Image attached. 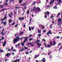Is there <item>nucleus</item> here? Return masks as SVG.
I'll return each instance as SVG.
<instances>
[{
    "label": "nucleus",
    "instance_id": "f257e3e1",
    "mask_svg": "<svg viewBox=\"0 0 62 62\" xmlns=\"http://www.w3.org/2000/svg\"><path fill=\"white\" fill-rule=\"evenodd\" d=\"M19 36H18L16 37V39H14V40H13V43L15 44L16 42L19 41V40H22L23 37L21 38H19Z\"/></svg>",
    "mask_w": 62,
    "mask_h": 62
},
{
    "label": "nucleus",
    "instance_id": "f03ea898",
    "mask_svg": "<svg viewBox=\"0 0 62 62\" xmlns=\"http://www.w3.org/2000/svg\"><path fill=\"white\" fill-rule=\"evenodd\" d=\"M28 40L26 38H25V40L23 42H22L21 43V44L22 45V46H24L25 44L24 43L26 42V41H28Z\"/></svg>",
    "mask_w": 62,
    "mask_h": 62
},
{
    "label": "nucleus",
    "instance_id": "7ed1b4c3",
    "mask_svg": "<svg viewBox=\"0 0 62 62\" xmlns=\"http://www.w3.org/2000/svg\"><path fill=\"white\" fill-rule=\"evenodd\" d=\"M40 41L39 40H37L36 41L37 44L39 48H40V46H41V44L40 43H39V42H40Z\"/></svg>",
    "mask_w": 62,
    "mask_h": 62
},
{
    "label": "nucleus",
    "instance_id": "20e7f679",
    "mask_svg": "<svg viewBox=\"0 0 62 62\" xmlns=\"http://www.w3.org/2000/svg\"><path fill=\"white\" fill-rule=\"evenodd\" d=\"M45 16L44 17L46 18H47V15H46V14H47V15L49 16V15L50 14V12H47L45 13Z\"/></svg>",
    "mask_w": 62,
    "mask_h": 62
},
{
    "label": "nucleus",
    "instance_id": "39448f33",
    "mask_svg": "<svg viewBox=\"0 0 62 62\" xmlns=\"http://www.w3.org/2000/svg\"><path fill=\"white\" fill-rule=\"evenodd\" d=\"M52 32H51V30H50L49 31V32H47L46 33V35H47L48 36H49V34H50V35H51L52 34Z\"/></svg>",
    "mask_w": 62,
    "mask_h": 62
},
{
    "label": "nucleus",
    "instance_id": "423d86ee",
    "mask_svg": "<svg viewBox=\"0 0 62 62\" xmlns=\"http://www.w3.org/2000/svg\"><path fill=\"white\" fill-rule=\"evenodd\" d=\"M7 15H5V16L3 18V19H1V21H4V20H5V19H7Z\"/></svg>",
    "mask_w": 62,
    "mask_h": 62
},
{
    "label": "nucleus",
    "instance_id": "0eeeda50",
    "mask_svg": "<svg viewBox=\"0 0 62 62\" xmlns=\"http://www.w3.org/2000/svg\"><path fill=\"white\" fill-rule=\"evenodd\" d=\"M44 45L46 48L47 47V48H50L51 47V46H50V44H48L47 46V45H46V43H45L44 44Z\"/></svg>",
    "mask_w": 62,
    "mask_h": 62
},
{
    "label": "nucleus",
    "instance_id": "6e6552de",
    "mask_svg": "<svg viewBox=\"0 0 62 62\" xmlns=\"http://www.w3.org/2000/svg\"><path fill=\"white\" fill-rule=\"evenodd\" d=\"M18 19L19 20H20V21H22V20H24V18L23 17L22 18H21V17H20L18 18Z\"/></svg>",
    "mask_w": 62,
    "mask_h": 62
},
{
    "label": "nucleus",
    "instance_id": "1a4fd4ad",
    "mask_svg": "<svg viewBox=\"0 0 62 62\" xmlns=\"http://www.w3.org/2000/svg\"><path fill=\"white\" fill-rule=\"evenodd\" d=\"M6 43H7V41H4V43L3 44V45L4 47L5 46V45H6Z\"/></svg>",
    "mask_w": 62,
    "mask_h": 62
},
{
    "label": "nucleus",
    "instance_id": "9d476101",
    "mask_svg": "<svg viewBox=\"0 0 62 62\" xmlns=\"http://www.w3.org/2000/svg\"><path fill=\"white\" fill-rule=\"evenodd\" d=\"M33 36V35H32L31 34L30 35L29 37H24V39H25V38H26L27 39H28V38H30V37H32Z\"/></svg>",
    "mask_w": 62,
    "mask_h": 62
},
{
    "label": "nucleus",
    "instance_id": "9b49d317",
    "mask_svg": "<svg viewBox=\"0 0 62 62\" xmlns=\"http://www.w3.org/2000/svg\"><path fill=\"white\" fill-rule=\"evenodd\" d=\"M41 62H42L43 61V62H45L46 61V60H45V58H44L41 61H40Z\"/></svg>",
    "mask_w": 62,
    "mask_h": 62
},
{
    "label": "nucleus",
    "instance_id": "f8f14e48",
    "mask_svg": "<svg viewBox=\"0 0 62 62\" xmlns=\"http://www.w3.org/2000/svg\"><path fill=\"white\" fill-rule=\"evenodd\" d=\"M37 8L36 7H33V9L32 10L33 11H34L36 10V9H37Z\"/></svg>",
    "mask_w": 62,
    "mask_h": 62
},
{
    "label": "nucleus",
    "instance_id": "ddd939ff",
    "mask_svg": "<svg viewBox=\"0 0 62 62\" xmlns=\"http://www.w3.org/2000/svg\"><path fill=\"white\" fill-rule=\"evenodd\" d=\"M1 23H3V24L4 25H6L7 24V23L6 22H1Z\"/></svg>",
    "mask_w": 62,
    "mask_h": 62
},
{
    "label": "nucleus",
    "instance_id": "4468645a",
    "mask_svg": "<svg viewBox=\"0 0 62 62\" xmlns=\"http://www.w3.org/2000/svg\"><path fill=\"white\" fill-rule=\"evenodd\" d=\"M39 55H35V57H34V58L35 59H36V58H37V57L39 56Z\"/></svg>",
    "mask_w": 62,
    "mask_h": 62
},
{
    "label": "nucleus",
    "instance_id": "2eb2a0df",
    "mask_svg": "<svg viewBox=\"0 0 62 62\" xmlns=\"http://www.w3.org/2000/svg\"><path fill=\"white\" fill-rule=\"evenodd\" d=\"M10 54H11L10 53H7L5 55V56H8L9 55H10Z\"/></svg>",
    "mask_w": 62,
    "mask_h": 62
},
{
    "label": "nucleus",
    "instance_id": "dca6fc26",
    "mask_svg": "<svg viewBox=\"0 0 62 62\" xmlns=\"http://www.w3.org/2000/svg\"><path fill=\"white\" fill-rule=\"evenodd\" d=\"M53 45H55L56 44V42L55 41H54L53 42Z\"/></svg>",
    "mask_w": 62,
    "mask_h": 62
},
{
    "label": "nucleus",
    "instance_id": "f3484780",
    "mask_svg": "<svg viewBox=\"0 0 62 62\" xmlns=\"http://www.w3.org/2000/svg\"><path fill=\"white\" fill-rule=\"evenodd\" d=\"M38 33H41V30H39V29H38Z\"/></svg>",
    "mask_w": 62,
    "mask_h": 62
},
{
    "label": "nucleus",
    "instance_id": "a211bd4d",
    "mask_svg": "<svg viewBox=\"0 0 62 62\" xmlns=\"http://www.w3.org/2000/svg\"><path fill=\"white\" fill-rule=\"evenodd\" d=\"M29 31H31L32 30V29H31V27L30 26H29Z\"/></svg>",
    "mask_w": 62,
    "mask_h": 62
},
{
    "label": "nucleus",
    "instance_id": "6ab92c4d",
    "mask_svg": "<svg viewBox=\"0 0 62 62\" xmlns=\"http://www.w3.org/2000/svg\"><path fill=\"white\" fill-rule=\"evenodd\" d=\"M36 9H38V10L40 11H41V10H40V8H39V7H37V8H36Z\"/></svg>",
    "mask_w": 62,
    "mask_h": 62
},
{
    "label": "nucleus",
    "instance_id": "aec40b11",
    "mask_svg": "<svg viewBox=\"0 0 62 62\" xmlns=\"http://www.w3.org/2000/svg\"><path fill=\"white\" fill-rule=\"evenodd\" d=\"M27 14H29V10H28L27 11Z\"/></svg>",
    "mask_w": 62,
    "mask_h": 62
},
{
    "label": "nucleus",
    "instance_id": "412c9836",
    "mask_svg": "<svg viewBox=\"0 0 62 62\" xmlns=\"http://www.w3.org/2000/svg\"><path fill=\"white\" fill-rule=\"evenodd\" d=\"M9 23H12V20H9Z\"/></svg>",
    "mask_w": 62,
    "mask_h": 62
},
{
    "label": "nucleus",
    "instance_id": "4be33fe9",
    "mask_svg": "<svg viewBox=\"0 0 62 62\" xmlns=\"http://www.w3.org/2000/svg\"><path fill=\"white\" fill-rule=\"evenodd\" d=\"M61 14V13H59V14L57 15V18L58 16H59Z\"/></svg>",
    "mask_w": 62,
    "mask_h": 62
},
{
    "label": "nucleus",
    "instance_id": "5701e85b",
    "mask_svg": "<svg viewBox=\"0 0 62 62\" xmlns=\"http://www.w3.org/2000/svg\"><path fill=\"white\" fill-rule=\"evenodd\" d=\"M15 24V22H13L12 24V25H14Z\"/></svg>",
    "mask_w": 62,
    "mask_h": 62
},
{
    "label": "nucleus",
    "instance_id": "b1692460",
    "mask_svg": "<svg viewBox=\"0 0 62 62\" xmlns=\"http://www.w3.org/2000/svg\"><path fill=\"white\" fill-rule=\"evenodd\" d=\"M61 19H59L58 20V22H61Z\"/></svg>",
    "mask_w": 62,
    "mask_h": 62
},
{
    "label": "nucleus",
    "instance_id": "393cba45",
    "mask_svg": "<svg viewBox=\"0 0 62 62\" xmlns=\"http://www.w3.org/2000/svg\"><path fill=\"white\" fill-rule=\"evenodd\" d=\"M32 19L31 18L30 19V23H31V21H32Z\"/></svg>",
    "mask_w": 62,
    "mask_h": 62
},
{
    "label": "nucleus",
    "instance_id": "a878e982",
    "mask_svg": "<svg viewBox=\"0 0 62 62\" xmlns=\"http://www.w3.org/2000/svg\"><path fill=\"white\" fill-rule=\"evenodd\" d=\"M4 39H5V38H4V37L3 36H2V38H1V40H2Z\"/></svg>",
    "mask_w": 62,
    "mask_h": 62
},
{
    "label": "nucleus",
    "instance_id": "bb28decb",
    "mask_svg": "<svg viewBox=\"0 0 62 62\" xmlns=\"http://www.w3.org/2000/svg\"><path fill=\"white\" fill-rule=\"evenodd\" d=\"M33 40V38H31L30 39H29V41H31V40Z\"/></svg>",
    "mask_w": 62,
    "mask_h": 62
},
{
    "label": "nucleus",
    "instance_id": "cd10ccee",
    "mask_svg": "<svg viewBox=\"0 0 62 62\" xmlns=\"http://www.w3.org/2000/svg\"><path fill=\"white\" fill-rule=\"evenodd\" d=\"M20 44H21L20 43L19 44H17V45H16V47H17V46H20Z\"/></svg>",
    "mask_w": 62,
    "mask_h": 62
},
{
    "label": "nucleus",
    "instance_id": "c85d7f7f",
    "mask_svg": "<svg viewBox=\"0 0 62 62\" xmlns=\"http://www.w3.org/2000/svg\"><path fill=\"white\" fill-rule=\"evenodd\" d=\"M27 4V3L25 2L24 3L22 4V6H24L25 5H26Z\"/></svg>",
    "mask_w": 62,
    "mask_h": 62
},
{
    "label": "nucleus",
    "instance_id": "c756f323",
    "mask_svg": "<svg viewBox=\"0 0 62 62\" xmlns=\"http://www.w3.org/2000/svg\"><path fill=\"white\" fill-rule=\"evenodd\" d=\"M50 44L51 45V46L53 45V44H52V42H51V41H50Z\"/></svg>",
    "mask_w": 62,
    "mask_h": 62
},
{
    "label": "nucleus",
    "instance_id": "7c9ffc66",
    "mask_svg": "<svg viewBox=\"0 0 62 62\" xmlns=\"http://www.w3.org/2000/svg\"><path fill=\"white\" fill-rule=\"evenodd\" d=\"M20 7H15L16 9H18V8H20Z\"/></svg>",
    "mask_w": 62,
    "mask_h": 62
},
{
    "label": "nucleus",
    "instance_id": "2f4dec72",
    "mask_svg": "<svg viewBox=\"0 0 62 62\" xmlns=\"http://www.w3.org/2000/svg\"><path fill=\"white\" fill-rule=\"evenodd\" d=\"M53 8L54 9H57V7L56 6L54 7Z\"/></svg>",
    "mask_w": 62,
    "mask_h": 62
},
{
    "label": "nucleus",
    "instance_id": "473e14b6",
    "mask_svg": "<svg viewBox=\"0 0 62 62\" xmlns=\"http://www.w3.org/2000/svg\"><path fill=\"white\" fill-rule=\"evenodd\" d=\"M58 1H59V3H61V2H62L61 0H58Z\"/></svg>",
    "mask_w": 62,
    "mask_h": 62
},
{
    "label": "nucleus",
    "instance_id": "72a5a7b5",
    "mask_svg": "<svg viewBox=\"0 0 62 62\" xmlns=\"http://www.w3.org/2000/svg\"><path fill=\"white\" fill-rule=\"evenodd\" d=\"M3 7H4L3 5H1L0 8H3Z\"/></svg>",
    "mask_w": 62,
    "mask_h": 62
},
{
    "label": "nucleus",
    "instance_id": "f704fd0d",
    "mask_svg": "<svg viewBox=\"0 0 62 62\" xmlns=\"http://www.w3.org/2000/svg\"><path fill=\"white\" fill-rule=\"evenodd\" d=\"M11 51H12V50H13V46L11 47Z\"/></svg>",
    "mask_w": 62,
    "mask_h": 62
},
{
    "label": "nucleus",
    "instance_id": "c9c22d12",
    "mask_svg": "<svg viewBox=\"0 0 62 62\" xmlns=\"http://www.w3.org/2000/svg\"><path fill=\"white\" fill-rule=\"evenodd\" d=\"M3 33H4V31H2L1 33H0V34H1V35H3Z\"/></svg>",
    "mask_w": 62,
    "mask_h": 62
},
{
    "label": "nucleus",
    "instance_id": "e433bc0d",
    "mask_svg": "<svg viewBox=\"0 0 62 62\" xmlns=\"http://www.w3.org/2000/svg\"><path fill=\"white\" fill-rule=\"evenodd\" d=\"M41 27H42V29H44V26H43L42 25Z\"/></svg>",
    "mask_w": 62,
    "mask_h": 62
},
{
    "label": "nucleus",
    "instance_id": "4c0bfd02",
    "mask_svg": "<svg viewBox=\"0 0 62 62\" xmlns=\"http://www.w3.org/2000/svg\"><path fill=\"white\" fill-rule=\"evenodd\" d=\"M46 32V30H44L43 31V33H45Z\"/></svg>",
    "mask_w": 62,
    "mask_h": 62
},
{
    "label": "nucleus",
    "instance_id": "58836bf2",
    "mask_svg": "<svg viewBox=\"0 0 62 62\" xmlns=\"http://www.w3.org/2000/svg\"><path fill=\"white\" fill-rule=\"evenodd\" d=\"M22 2H23V0H21L19 1V2L20 3H22Z\"/></svg>",
    "mask_w": 62,
    "mask_h": 62
},
{
    "label": "nucleus",
    "instance_id": "ea45409f",
    "mask_svg": "<svg viewBox=\"0 0 62 62\" xmlns=\"http://www.w3.org/2000/svg\"><path fill=\"white\" fill-rule=\"evenodd\" d=\"M9 16L10 18H11L12 17V16H11V15L10 14H9Z\"/></svg>",
    "mask_w": 62,
    "mask_h": 62
},
{
    "label": "nucleus",
    "instance_id": "a19ab883",
    "mask_svg": "<svg viewBox=\"0 0 62 62\" xmlns=\"http://www.w3.org/2000/svg\"><path fill=\"white\" fill-rule=\"evenodd\" d=\"M31 46L33 47V46H34V45L33 44L31 43Z\"/></svg>",
    "mask_w": 62,
    "mask_h": 62
},
{
    "label": "nucleus",
    "instance_id": "79ce46f5",
    "mask_svg": "<svg viewBox=\"0 0 62 62\" xmlns=\"http://www.w3.org/2000/svg\"><path fill=\"white\" fill-rule=\"evenodd\" d=\"M23 50H24V49L23 48L22 49V50H20V51L21 52H22V51H23Z\"/></svg>",
    "mask_w": 62,
    "mask_h": 62
},
{
    "label": "nucleus",
    "instance_id": "37998d69",
    "mask_svg": "<svg viewBox=\"0 0 62 62\" xmlns=\"http://www.w3.org/2000/svg\"><path fill=\"white\" fill-rule=\"evenodd\" d=\"M10 2H14V0H10Z\"/></svg>",
    "mask_w": 62,
    "mask_h": 62
},
{
    "label": "nucleus",
    "instance_id": "c03bdc74",
    "mask_svg": "<svg viewBox=\"0 0 62 62\" xmlns=\"http://www.w3.org/2000/svg\"><path fill=\"white\" fill-rule=\"evenodd\" d=\"M42 41H46V40L45 39H42Z\"/></svg>",
    "mask_w": 62,
    "mask_h": 62
},
{
    "label": "nucleus",
    "instance_id": "a18cd8bd",
    "mask_svg": "<svg viewBox=\"0 0 62 62\" xmlns=\"http://www.w3.org/2000/svg\"><path fill=\"white\" fill-rule=\"evenodd\" d=\"M31 28L32 30H33L34 29V27H31Z\"/></svg>",
    "mask_w": 62,
    "mask_h": 62
},
{
    "label": "nucleus",
    "instance_id": "49530a36",
    "mask_svg": "<svg viewBox=\"0 0 62 62\" xmlns=\"http://www.w3.org/2000/svg\"><path fill=\"white\" fill-rule=\"evenodd\" d=\"M38 36H41V34H39L38 35Z\"/></svg>",
    "mask_w": 62,
    "mask_h": 62
},
{
    "label": "nucleus",
    "instance_id": "de8ad7c7",
    "mask_svg": "<svg viewBox=\"0 0 62 62\" xmlns=\"http://www.w3.org/2000/svg\"><path fill=\"white\" fill-rule=\"evenodd\" d=\"M0 53H2L3 52H4V51H3V50H0Z\"/></svg>",
    "mask_w": 62,
    "mask_h": 62
},
{
    "label": "nucleus",
    "instance_id": "09e8293b",
    "mask_svg": "<svg viewBox=\"0 0 62 62\" xmlns=\"http://www.w3.org/2000/svg\"><path fill=\"white\" fill-rule=\"evenodd\" d=\"M6 9H2V10L1 11H4V10H6Z\"/></svg>",
    "mask_w": 62,
    "mask_h": 62
},
{
    "label": "nucleus",
    "instance_id": "8fccbe9b",
    "mask_svg": "<svg viewBox=\"0 0 62 62\" xmlns=\"http://www.w3.org/2000/svg\"><path fill=\"white\" fill-rule=\"evenodd\" d=\"M35 4H36V2L34 1V3H33V5H35Z\"/></svg>",
    "mask_w": 62,
    "mask_h": 62
},
{
    "label": "nucleus",
    "instance_id": "3c124183",
    "mask_svg": "<svg viewBox=\"0 0 62 62\" xmlns=\"http://www.w3.org/2000/svg\"><path fill=\"white\" fill-rule=\"evenodd\" d=\"M14 13V15H15V14H17V12H15Z\"/></svg>",
    "mask_w": 62,
    "mask_h": 62
},
{
    "label": "nucleus",
    "instance_id": "603ef678",
    "mask_svg": "<svg viewBox=\"0 0 62 62\" xmlns=\"http://www.w3.org/2000/svg\"><path fill=\"white\" fill-rule=\"evenodd\" d=\"M17 61L18 60H16L14 61V62H17Z\"/></svg>",
    "mask_w": 62,
    "mask_h": 62
},
{
    "label": "nucleus",
    "instance_id": "864d4df0",
    "mask_svg": "<svg viewBox=\"0 0 62 62\" xmlns=\"http://www.w3.org/2000/svg\"><path fill=\"white\" fill-rule=\"evenodd\" d=\"M54 2L53 1H52V2H50V4H52Z\"/></svg>",
    "mask_w": 62,
    "mask_h": 62
},
{
    "label": "nucleus",
    "instance_id": "5fc2aeb1",
    "mask_svg": "<svg viewBox=\"0 0 62 62\" xmlns=\"http://www.w3.org/2000/svg\"><path fill=\"white\" fill-rule=\"evenodd\" d=\"M17 35V33H16V34H15V36L16 37Z\"/></svg>",
    "mask_w": 62,
    "mask_h": 62
},
{
    "label": "nucleus",
    "instance_id": "6e6d98bb",
    "mask_svg": "<svg viewBox=\"0 0 62 62\" xmlns=\"http://www.w3.org/2000/svg\"><path fill=\"white\" fill-rule=\"evenodd\" d=\"M4 4H5V5H8V3H4Z\"/></svg>",
    "mask_w": 62,
    "mask_h": 62
},
{
    "label": "nucleus",
    "instance_id": "4d7b16f0",
    "mask_svg": "<svg viewBox=\"0 0 62 62\" xmlns=\"http://www.w3.org/2000/svg\"><path fill=\"white\" fill-rule=\"evenodd\" d=\"M52 52H51V51L50 52H49L48 53V55H49V54H51V53H52Z\"/></svg>",
    "mask_w": 62,
    "mask_h": 62
},
{
    "label": "nucleus",
    "instance_id": "13d9d810",
    "mask_svg": "<svg viewBox=\"0 0 62 62\" xmlns=\"http://www.w3.org/2000/svg\"><path fill=\"white\" fill-rule=\"evenodd\" d=\"M54 17V16H52L51 17V18H52Z\"/></svg>",
    "mask_w": 62,
    "mask_h": 62
},
{
    "label": "nucleus",
    "instance_id": "bf43d9fd",
    "mask_svg": "<svg viewBox=\"0 0 62 62\" xmlns=\"http://www.w3.org/2000/svg\"><path fill=\"white\" fill-rule=\"evenodd\" d=\"M12 51L13 52H15V51H16V50L14 49L13 50H12Z\"/></svg>",
    "mask_w": 62,
    "mask_h": 62
},
{
    "label": "nucleus",
    "instance_id": "052dcab7",
    "mask_svg": "<svg viewBox=\"0 0 62 62\" xmlns=\"http://www.w3.org/2000/svg\"><path fill=\"white\" fill-rule=\"evenodd\" d=\"M4 35H6V34L5 33H3V34H2V36H4Z\"/></svg>",
    "mask_w": 62,
    "mask_h": 62
},
{
    "label": "nucleus",
    "instance_id": "680f3d73",
    "mask_svg": "<svg viewBox=\"0 0 62 62\" xmlns=\"http://www.w3.org/2000/svg\"><path fill=\"white\" fill-rule=\"evenodd\" d=\"M25 24H24V25H23V26L24 27V28H25Z\"/></svg>",
    "mask_w": 62,
    "mask_h": 62
},
{
    "label": "nucleus",
    "instance_id": "e2e57ef3",
    "mask_svg": "<svg viewBox=\"0 0 62 62\" xmlns=\"http://www.w3.org/2000/svg\"><path fill=\"white\" fill-rule=\"evenodd\" d=\"M51 1H52L53 2H54L55 1V0H52Z\"/></svg>",
    "mask_w": 62,
    "mask_h": 62
},
{
    "label": "nucleus",
    "instance_id": "0e129e2a",
    "mask_svg": "<svg viewBox=\"0 0 62 62\" xmlns=\"http://www.w3.org/2000/svg\"><path fill=\"white\" fill-rule=\"evenodd\" d=\"M20 33H21V34H23V32H20Z\"/></svg>",
    "mask_w": 62,
    "mask_h": 62
},
{
    "label": "nucleus",
    "instance_id": "69168bd1",
    "mask_svg": "<svg viewBox=\"0 0 62 62\" xmlns=\"http://www.w3.org/2000/svg\"><path fill=\"white\" fill-rule=\"evenodd\" d=\"M59 38H60V37L59 36H57V39H59Z\"/></svg>",
    "mask_w": 62,
    "mask_h": 62
},
{
    "label": "nucleus",
    "instance_id": "338daca9",
    "mask_svg": "<svg viewBox=\"0 0 62 62\" xmlns=\"http://www.w3.org/2000/svg\"><path fill=\"white\" fill-rule=\"evenodd\" d=\"M61 43H59V44H58V46H60V45H61Z\"/></svg>",
    "mask_w": 62,
    "mask_h": 62
},
{
    "label": "nucleus",
    "instance_id": "774afa93",
    "mask_svg": "<svg viewBox=\"0 0 62 62\" xmlns=\"http://www.w3.org/2000/svg\"><path fill=\"white\" fill-rule=\"evenodd\" d=\"M13 13H10V14L11 15H13Z\"/></svg>",
    "mask_w": 62,
    "mask_h": 62
}]
</instances>
